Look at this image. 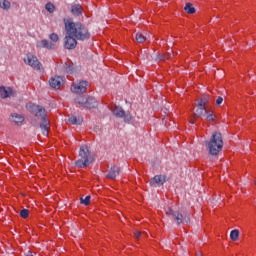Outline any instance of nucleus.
<instances>
[{
    "mask_svg": "<svg viewBox=\"0 0 256 256\" xmlns=\"http://www.w3.org/2000/svg\"><path fill=\"white\" fill-rule=\"evenodd\" d=\"M80 203H82V205H89V203H91V196H86L85 198L81 197L80 198Z\"/></svg>",
    "mask_w": 256,
    "mask_h": 256,
    "instance_id": "obj_27",
    "label": "nucleus"
},
{
    "mask_svg": "<svg viewBox=\"0 0 256 256\" xmlns=\"http://www.w3.org/2000/svg\"><path fill=\"white\" fill-rule=\"evenodd\" d=\"M119 173H121V168L113 165L108 170V175H106V178L107 179H112V181H115L117 179V177H119Z\"/></svg>",
    "mask_w": 256,
    "mask_h": 256,
    "instance_id": "obj_10",
    "label": "nucleus"
},
{
    "mask_svg": "<svg viewBox=\"0 0 256 256\" xmlns=\"http://www.w3.org/2000/svg\"><path fill=\"white\" fill-rule=\"evenodd\" d=\"M171 53H173V51L171 52H167L165 55H166V59H171Z\"/></svg>",
    "mask_w": 256,
    "mask_h": 256,
    "instance_id": "obj_36",
    "label": "nucleus"
},
{
    "mask_svg": "<svg viewBox=\"0 0 256 256\" xmlns=\"http://www.w3.org/2000/svg\"><path fill=\"white\" fill-rule=\"evenodd\" d=\"M210 155H219L223 149V135L221 132H213L210 141L205 142Z\"/></svg>",
    "mask_w": 256,
    "mask_h": 256,
    "instance_id": "obj_3",
    "label": "nucleus"
},
{
    "mask_svg": "<svg viewBox=\"0 0 256 256\" xmlns=\"http://www.w3.org/2000/svg\"><path fill=\"white\" fill-rule=\"evenodd\" d=\"M99 102H97V99L95 97H88V100L86 101L85 109H95L98 107Z\"/></svg>",
    "mask_w": 256,
    "mask_h": 256,
    "instance_id": "obj_15",
    "label": "nucleus"
},
{
    "mask_svg": "<svg viewBox=\"0 0 256 256\" xmlns=\"http://www.w3.org/2000/svg\"><path fill=\"white\" fill-rule=\"evenodd\" d=\"M230 239H231V241H238V239H239V230H237V229L232 230L231 233H230Z\"/></svg>",
    "mask_w": 256,
    "mask_h": 256,
    "instance_id": "obj_26",
    "label": "nucleus"
},
{
    "mask_svg": "<svg viewBox=\"0 0 256 256\" xmlns=\"http://www.w3.org/2000/svg\"><path fill=\"white\" fill-rule=\"evenodd\" d=\"M29 109L30 113L34 116L32 125H34V127H40L44 137H47V135H49V129H51L49 119H47V110H45L43 106L36 104H30Z\"/></svg>",
    "mask_w": 256,
    "mask_h": 256,
    "instance_id": "obj_1",
    "label": "nucleus"
},
{
    "mask_svg": "<svg viewBox=\"0 0 256 256\" xmlns=\"http://www.w3.org/2000/svg\"><path fill=\"white\" fill-rule=\"evenodd\" d=\"M24 62L27 65H30L33 69H36V71H43V65L39 62V59H37L36 56L29 54L24 58Z\"/></svg>",
    "mask_w": 256,
    "mask_h": 256,
    "instance_id": "obj_6",
    "label": "nucleus"
},
{
    "mask_svg": "<svg viewBox=\"0 0 256 256\" xmlns=\"http://www.w3.org/2000/svg\"><path fill=\"white\" fill-rule=\"evenodd\" d=\"M135 39L137 43H145V41H147V38L141 32L136 33Z\"/></svg>",
    "mask_w": 256,
    "mask_h": 256,
    "instance_id": "obj_25",
    "label": "nucleus"
},
{
    "mask_svg": "<svg viewBox=\"0 0 256 256\" xmlns=\"http://www.w3.org/2000/svg\"><path fill=\"white\" fill-rule=\"evenodd\" d=\"M134 235H135L136 239H139V237H141V235H146V234H145V232L137 231V232L134 233Z\"/></svg>",
    "mask_w": 256,
    "mask_h": 256,
    "instance_id": "obj_34",
    "label": "nucleus"
},
{
    "mask_svg": "<svg viewBox=\"0 0 256 256\" xmlns=\"http://www.w3.org/2000/svg\"><path fill=\"white\" fill-rule=\"evenodd\" d=\"M26 256H33V254L31 252H28Z\"/></svg>",
    "mask_w": 256,
    "mask_h": 256,
    "instance_id": "obj_37",
    "label": "nucleus"
},
{
    "mask_svg": "<svg viewBox=\"0 0 256 256\" xmlns=\"http://www.w3.org/2000/svg\"><path fill=\"white\" fill-rule=\"evenodd\" d=\"M184 11L188 13V15H193L194 13H196L197 10L195 9L191 2H188L184 7Z\"/></svg>",
    "mask_w": 256,
    "mask_h": 256,
    "instance_id": "obj_20",
    "label": "nucleus"
},
{
    "mask_svg": "<svg viewBox=\"0 0 256 256\" xmlns=\"http://www.w3.org/2000/svg\"><path fill=\"white\" fill-rule=\"evenodd\" d=\"M206 119L208 121H214V118H213V112L212 111H208L207 115H206Z\"/></svg>",
    "mask_w": 256,
    "mask_h": 256,
    "instance_id": "obj_32",
    "label": "nucleus"
},
{
    "mask_svg": "<svg viewBox=\"0 0 256 256\" xmlns=\"http://www.w3.org/2000/svg\"><path fill=\"white\" fill-rule=\"evenodd\" d=\"M49 39L51 41H53L54 43H57V41H59V35L55 34V33H52L49 35Z\"/></svg>",
    "mask_w": 256,
    "mask_h": 256,
    "instance_id": "obj_30",
    "label": "nucleus"
},
{
    "mask_svg": "<svg viewBox=\"0 0 256 256\" xmlns=\"http://www.w3.org/2000/svg\"><path fill=\"white\" fill-rule=\"evenodd\" d=\"M10 121L12 123H15L16 125H19V124L23 123V121H25V118H23V116H21L17 113H14L11 115Z\"/></svg>",
    "mask_w": 256,
    "mask_h": 256,
    "instance_id": "obj_18",
    "label": "nucleus"
},
{
    "mask_svg": "<svg viewBox=\"0 0 256 256\" xmlns=\"http://www.w3.org/2000/svg\"><path fill=\"white\" fill-rule=\"evenodd\" d=\"M71 13L72 15H74L75 17H79V15L83 14V8L81 7V5L79 4H74L71 7Z\"/></svg>",
    "mask_w": 256,
    "mask_h": 256,
    "instance_id": "obj_17",
    "label": "nucleus"
},
{
    "mask_svg": "<svg viewBox=\"0 0 256 256\" xmlns=\"http://www.w3.org/2000/svg\"><path fill=\"white\" fill-rule=\"evenodd\" d=\"M93 161H95V159L93 158V155H91L89 146L82 145L79 150V159L75 162L76 167L85 169L86 167H89Z\"/></svg>",
    "mask_w": 256,
    "mask_h": 256,
    "instance_id": "obj_4",
    "label": "nucleus"
},
{
    "mask_svg": "<svg viewBox=\"0 0 256 256\" xmlns=\"http://www.w3.org/2000/svg\"><path fill=\"white\" fill-rule=\"evenodd\" d=\"M37 47H44L45 49H55V44L51 43L49 40H42L37 44Z\"/></svg>",
    "mask_w": 256,
    "mask_h": 256,
    "instance_id": "obj_19",
    "label": "nucleus"
},
{
    "mask_svg": "<svg viewBox=\"0 0 256 256\" xmlns=\"http://www.w3.org/2000/svg\"><path fill=\"white\" fill-rule=\"evenodd\" d=\"M20 217H22V219H27L29 217V211L27 209H22L20 211Z\"/></svg>",
    "mask_w": 256,
    "mask_h": 256,
    "instance_id": "obj_28",
    "label": "nucleus"
},
{
    "mask_svg": "<svg viewBox=\"0 0 256 256\" xmlns=\"http://www.w3.org/2000/svg\"><path fill=\"white\" fill-rule=\"evenodd\" d=\"M172 217L177 225H181V223H189V220H187V218H183V214L179 211H176Z\"/></svg>",
    "mask_w": 256,
    "mask_h": 256,
    "instance_id": "obj_13",
    "label": "nucleus"
},
{
    "mask_svg": "<svg viewBox=\"0 0 256 256\" xmlns=\"http://www.w3.org/2000/svg\"><path fill=\"white\" fill-rule=\"evenodd\" d=\"M46 10H47L49 13H53V11H55V5H53L52 3H47V4H46Z\"/></svg>",
    "mask_w": 256,
    "mask_h": 256,
    "instance_id": "obj_29",
    "label": "nucleus"
},
{
    "mask_svg": "<svg viewBox=\"0 0 256 256\" xmlns=\"http://www.w3.org/2000/svg\"><path fill=\"white\" fill-rule=\"evenodd\" d=\"M64 24L67 35L74 36L78 41H87L91 38L89 30L81 22H74L73 19L69 18L64 20Z\"/></svg>",
    "mask_w": 256,
    "mask_h": 256,
    "instance_id": "obj_2",
    "label": "nucleus"
},
{
    "mask_svg": "<svg viewBox=\"0 0 256 256\" xmlns=\"http://www.w3.org/2000/svg\"><path fill=\"white\" fill-rule=\"evenodd\" d=\"M63 69H64V72L67 73L68 75H71L73 73V65L69 62H66L63 65Z\"/></svg>",
    "mask_w": 256,
    "mask_h": 256,
    "instance_id": "obj_24",
    "label": "nucleus"
},
{
    "mask_svg": "<svg viewBox=\"0 0 256 256\" xmlns=\"http://www.w3.org/2000/svg\"><path fill=\"white\" fill-rule=\"evenodd\" d=\"M0 8L8 11V9H11V2L8 0H0Z\"/></svg>",
    "mask_w": 256,
    "mask_h": 256,
    "instance_id": "obj_23",
    "label": "nucleus"
},
{
    "mask_svg": "<svg viewBox=\"0 0 256 256\" xmlns=\"http://www.w3.org/2000/svg\"><path fill=\"white\" fill-rule=\"evenodd\" d=\"M65 49H75L77 47V38L75 36L67 34L64 38Z\"/></svg>",
    "mask_w": 256,
    "mask_h": 256,
    "instance_id": "obj_7",
    "label": "nucleus"
},
{
    "mask_svg": "<svg viewBox=\"0 0 256 256\" xmlns=\"http://www.w3.org/2000/svg\"><path fill=\"white\" fill-rule=\"evenodd\" d=\"M210 96L209 95H204L200 100L197 105V107H205L209 103Z\"/></svg>",
    "mask_w": 256,
    "mask_h": 256,
    "instance_id": "obj_22",
    "label": "nucleus"
},
{
    "mask_svg": "<svg viewBox=\"0 0 256 256\" xmlns=\"http://www.w3.org/2000/svg\"><path fill=\"white\" fill-rule=\"evenodd\" d=\"M223 103V97L219 96L216 100V105H221Z\"/></svg>",
    "mask_w": 256,
    "mask_h": 256,
    "instance_id": "obj_35",
    "label": "nucleus"
},
{
    "mask_svg": "<svg viewBox=\"0 0 256 256\" xmlns=\"http://www.w3.org/2000/svg\"><path fill=\"white\" fill-rule=\"evenodd\" d=\"M87 100H88V97L79 95L78 97L75 98V103H78V105L85 107V105H87Z\"/></svg>",
    "mask_w": 256,
    "mask_h": 256,
    "instance_id": "obj_21",
    "label": "nucleus"
},
{
    "mask_svg": "<svg viewBox=\"0 0 256 256\" xmlns=\"http://www.w3.org/2000/svg\"><path fill=\"white\" fill-rule=\"evenodd\" d=\"M167 59L166 55L157 54L156 55V61H165Z\"/></svg>",
    "mask_w": 256,
    "mask_h": 256,
    "instance_id": "obj_31",
    "label": "nucleus"
},
{
    "mask_svg": "<svg viewBox=\"0 0 256 256\" xmlns=\"http://www.w3.org/2000/svg\"><path fill=\"white\" fill-rule=\"evenodd\" d=\"M177 211H174L171 208H168V210L166 211V215H171L173 217V215L176 213Z\"/></svg>",
    "mask_w": 256,
    "mask_h": 256,
    "instance_id": "obj_33",
    "label": "nucleus"
},
{
    "mask_svg": "<svg viewBox=\"0 0 256 256\" xmlns=\"http://www.w3.org/2000/svg\"><path fill=\"white\" fill-rule=\"evenodd\" d=\"M0 95L2 99H7V97H15V91L11 87H0Z\"/></svg>",
    "mask_w": 256,
    "mask_h": 256,
    "instance_id": "obj_11",
    "label": "nucleus"
},
{
    "mask_svg": "<svg viewBox=\"0 0 256 256\" xmlns=\"http://www.w3.org/2000/svg\"><path fill=\"white\" fill-rule=\"evenodd\" d=\"M167 177L164 175H156L150 180L151 187H160V185H163L166 183Z\"/></svg>",
    "mask_w": 256,
    "mask_h": 256,
    "instance_id": "obj_9",
    "label": "nucleus"
},
{
    "mask_svg": "<svg viewBox=\"0 0 256 256\" xmlns=\"http://www.w3.org/2000/svg\"><path fill=\"white\" fill-rule=\"evenodd\" d=\"M208 113L209 111H207V108L205 106H198L194 113V117H200L201 119H203V117H207Z\"/></svg>",
    "mask_w": 256,
    "mask_h": 256,
    "instance_id": "obj_14",
    "label": "nucleus"
},
{
    "mask_svg": "<svg viewBox=\"0 0 256 256\" xmlns=\"http://www.w3.org/2000/svg\"><path fill=\"white\" fill-rule=\"evenodd\" d=\"M112 113L113 115H115V117H118L119 119H124V123H129V121L133 119V116H131V114L125 113V110L117 105L112 108Z\"/></svg>",
    "mask_w": 256,
    "mask_h": 256,
    "instance_id": "obj_5",
    "label": "nucleus"
},
{
    "mask_svg": "<svg viewBox=\"0 0 256 256\" xmlns=\"http://www.w3.org/2000/svg\"><path fill=\"white\" fill-rule=\"evenodd\" d=\"M68 123H71V125H81V123H83V118L76 115H70L68 116Z\"/></svg>",
    "mask_w": 256,
    "mask_h": 256,
    "instance_id": "obj_16",
    "label": "nucleus"
},
{
    "mask_svg": "<svg viewBox=\"0 0 256 256\" xmlns=\"http://www.w3.org/2000/svg\"><path fill=\"white\" fill-rule=\"evenodd\" d=\"M63 81V78L61 76H55L50 79L49 84L50 87L53 89H59L61 87V82Z\"/></svg>",
    "mask_w": 256,
    "mask_h": 256,
    "instance_id": "obj_12",
    "label": "nucleus"
},
{
    "mask_svg": "<svg viewBox=\"0 0 256 256\" xmlns=\"http://www.w3.org/2000/svg\"><path fill=\"white\" fill-rule=\"evenodd\" d=\"M89 83L87 81H81L78 84H75L72 88L71 91L72 93H76L77 95H81L87 91V86Z\"/></svg>",
    "mask_w": 256,
    "mask_h": 256,
    "instance_id": "obj_8",
    "label": "nucleus"
}]
</instances>
